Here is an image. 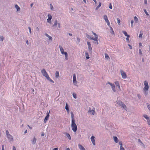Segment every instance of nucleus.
Masks as SVG:
<instances>
[{
    "label": "nucleus",
    "mask_w": 150,
    "mask_h": 150,
    "mask_svg": "<svg viewBox=\"0 0 150 150\" xmlns=\"http://www.w3.org/2000/svg\"><path fill=\"white\" fill-rule=\"evenodd\" d=\"M73 81L74 83H75V82H76V75L75 74H74L73 75Z\"/></svg>",
    "instance_id": "f3484780"
},
{
    "label": "nucleus",
    "mask_w": 150,
    "mask_h": 150,
    "mask_svg": "<svg viewBox=\"0 0 150 150\" xmlns=\"http://www.w3.org/2000/svg\"><path fill=\"white\" fill-rule=\"evenodd\" d=\"M122 33L124 34V35H125L126 36H129V35H128L127 34V33L125 31H122Z\"/></svg>",
    "instance_id": "2f4dec72"
},
{
    "label": "nucleus",
    "mask_w": 150,
    "mask_h": 150,
    "mask_svg": "<svg viewBox=\"0 0 150 150\" xmlns=\"http://www.w3.org/2000/svg\"><path fill=\"white\" fill-rule=\"evenodd\" d=\"M45 35L47 37H48L49 39V40H52V38L48 34H47V33H45Z\"/></svg>",
    "instance_id": "4be33fe9"
},
{
    "label": "nucleus",
    "mask_w": 150,
    "mask_h": 150,
    "mask_svg": "<svg viewBox=\"0 0 150 150\" xmlns=\"http://www.w3.org/2000/svg\"><path fill=\"white\" fill-rule=\"evenodd\" d=\"M98 38V37H95V38H94V39H93V40H94V41H95L97 40Z\"/></svg>",
    "instance_id": "49530a36"
},
{
    "label": "nucleus",
    "mask_w": 150,
    "mask_h": 150,
    "mask_svg": "<svg viewBox=\"0 0 150 150\" xmlns=\"http://www.w3.org/2000/svg\"><path fill=\"white\" fill-rule=\"evenodd\" d=\"M41 72L42 75L46 78H49V76L45 70L43 69L41 70Z\"/></svg>",
    "instance_id": "39448f33"
},
{
    "label": "nucleus",
    "mask_w": 150,
    "mask_h": 150,
    "mask_svg": "<svg viewBox=\"0 0 150 150\" xmlns=\"http://www.w3.org/2000/svg\"><path fill=\"white\" fill-rule=\"evenodd\" d=\"M6 137L10 142L12 141L13 140V137L10 134Z\"/></svg>",
    "instance_id": "9b49d317"
},
{
    "label": "nucleus",
    "mask_w": 150,
    "mask_h": 150,
    "mask_svg": "<svg viewBox=\"0 0 150 150\" xmlns=\"http://www.w3.org/2000/svg\"><path fill=\"white\" fill-rule=\"evenodd\" d=\"M80 38H77V41H76V42L77 43H79L80 42Z\"/></svg>",
    "instance_id": "37998d69"
},
{
    "label": "nucleus",
    "mask_w": 150,
    "mask_h": 150,
    "mask_svg": "<svg viewBox=\"0 0 150 150\" xmlns=\"http://www.w3.org/2000/svg\"><path fill=\"white\" fill-rule=\"evenodd\" d=\"M131 26L132 27H133V23H134V21L133 20H132L131 21Z\"/></svg>",
    "instance_id": "3c124183"
},
{
    "label": "nucleus",
    "mask_w": 150,
    "mask_h": 150,
    "mask_svg": "<svg viewBox=\"0 0 150 150\" xmlns=\"http://www.w3.org/2000/svg\"><path fill=\"white\" fill-rule=\"evenodd\" d=\"M59 48L60 51L62 54H64L65 57V59L66 60L68 59V54L66 52L64 51L63 48L61 45H59Z\"/></svg>",
    "instance_id": "7ed1b4c3"
},
{
    "label": "nucleus",
    "mask_w": 150,
    "mask_h": 150,
    "mask_svg": "<svg viewBox=\"0 0 150 150\" xmlns=\"http://www.w3.org/2000/svg\"><path fill=\"white\" fill-rule=\"evenodd\" d=\"M101 3L100 2H99L98 5L96 7V10H98L101 6Z\"/></svg>",
    "instance_id": "a878e982"
},
{
    "label": "nucleus",
    "mask_w": 150,
    "mask_h": 150,
    "mask_svg": "<svg viewBox=\"0 0 150 150\" xmlns=\"http://www.w3.org/2000/svg\"><path fill=\"white\" fill-rule=\"evenodd\" d=\"M144 91V94L145 96H146L148 95V91Z\"/></svg>",
    "instance_id": "f704fd0d"
},
{
    "label": "nucleus",
    "mask_w": 150,
    "mask_h": 150,
    "mask_svg": "<svg viewBox=\"0 0 150 150\" xmlns=\"http://www.w3.org/2000/svg\"><path fill=\"white\" fill-rule=\"evenodd\" d=\"M144 87L143 88V90L148 91L149 86L148 82L146 81H144Z\"/></svg>",
    "instance_id": "423d86ee"
},
{
    "label": "nucleus",
    "mask_w": 150,
    "mask_h": 150,
    "mask_svg": "<svg viewBox=\"0 0 150 150\" xmlns=\"http://www.w3.org/2000/svg\"><path fill=\"white\" fill-rule=\"evenodd\" d=\"M59 76V72L57 71L55 72V77L56 78H58Z\"/></svg>",
    "instance_id": "5701e85b"
},
{
    "label": "nucleus",
    "mask_w": 150,
    "mask_h": 150,
    "mask_svg": "<svg viewBox=\"0 0 150 150\" xmlns=\"http://www.w3.org/2000/svg\"><path fill=\"white\" fill-rule=\"evenodd\" d=\"M86 57L87 59H88L90 58L88 54V52H86L85 53Z\"/></svg>",
    "instance_id": "393cba45"
},
{
    "label": "nucleus",
    "mask_w": 150,
    "mask_h": 150,
    "mask_svg": "<svg viewBox=\"0 0 150 150\" xmlns=\"http://www.w3.org/2000/svg\"><path fill=\"white\" fill-rule=\"evenodd\" d=\"M79 148L80 150H86L85 148L81 145L79 144L78 145Z\"/></svg>",
    "instance_id": "2eb2a0df"
},
{
    "label": "nucleus",
    "mask_w": 150,
    "mask_h": 150,
    "mask_svg": "<svg viewBox=\"0 0 150 150\" xmlns=\"http://www.w3.org/2000/svg\"><path fill=\"white\" fill-rule=\"evenodd\" d=\"M146 105L148 109L150 111V105L149 103H147Z\"/></svg>",
    "instance_id": "c9c22d12"
},
{
    "label": "nucleus",
    "mask_w": 150,
    "mask_h": 150,
    "mask_svg": "<svg viewBox=\"0 0 150 150\" xmlns=\"http://www.w3.org/2000/svg\"><path fill=\"white\" fill-rule=\"evenodd\" d=\"M71 128L74 132H76L77 130V126L75 123V120L74 115L72 112H71Z\"/></svg>",
    "instance_id": "f257e3e1"
},
{
    "label": "nucleus",
    "mask_w": 150,
    "mask_h": 150,
    "mask_svg": "<svg viewBox=\"0 0 150 150\" xmlns=\"http://www.w3.org/2000/svg\"><path fill=\"white\" fill-rule=\"evenodd\" d=\"M93 34L95 35V37H98L96 33L93 32Z\"/></svg>",
    "instance_id": "13d9d810"
},
{
    "label": "nucleus",
    "mask_w": 150,
    "mask_h": 150,
    "mask_svg": "<svg viewBox=\"0 0 150 150\" xmlns=\"http://www.w3.org/2000/svg\"><path fill=\"white\" fill-rule=\"evenodd\" d=\"M120 73L122 75V78L123 79H125L127 78V75L125 73L123 70H120Z\"/></svg>",
    "instance_id": "1a4fd4ad"
},
{
    "label": "nucleus",
    "mask_w": 150,
    "mask_h": 150,
    "mask_svg": "<svg viewBox=\"0 0 150 150\" xmlns=\"http://www.w3.org/2000/svg\"><path fill=\"white\" fill-rule=\"evenodd\" d=\"M119 144L120 145V147H122V142H119Z\"/></svg>",
    "instance_id": "c03bdc74"
},
{
    "label": "nucleus",
    "mask_w": 150,
    "mask_h": 150,
    "mask_svg": "<svg viewBox=\"0 0 150 150\" xmlns=\"http://www.w3.org/2000/svg\"><path fill=\"white\" fill-rule=\"evenodd\" d=\"M47 80H48L49 81H50L52 82L53 83H54V81L51 79L50 78V77H49V78H46Z\"/></svg>",
    "instance_id": "4c0bfd02"
},
{
    "label": "nucleus",
    "mask_w": 150,
    "mask_h": 150,
    "mask_svg": "<svg viewBox=\"0 0 150 150\" xmlns=\"http://www.w3.org/2000/svg\"><path fill=\"white\" fill-rule=\"evenodd\" d=\"M137 97L139 99H140L141 98V96L139 94H137Z\"/></svg>",
    "instance_id": "6e6d98bb"
},
{
    "label": "nucleus",
    "mask_w": 150,
    "mask_h": 150,
    "mask_svg": "<svg viewBox=\"0 0 150 150\" xmlns=\"http://www.w3.org/2000/svg\"><path fill=\"white\" fill-rule=\"evenodd\" d=\"M106 84H109L110 85L111 87L112 90L114 92H115L116 91H121L120 85H117L115 86L114 84H112L109 82L106 83Z\"/></svg>",
    "instance_id": "f03ea898"
},
{
    "label": "nucleus",
    "mask_w": 150,
    "mask_h": 150,
    "mask_svg": "<svg viewBox=\"0 0 150 150\" xmlns=\"http://www.w3.org/2000/svg\"><path fill=\"white\" fill-rule=\"evenodd\" d=\"M2 150H4V145H2Z\"/></svg>",
    "instance_id": "0e129e2a"
},
{
    "label": "nucleus",
    "mask_w": 150,
    "mask_h": 150,
    "mask_svg": "<svg viewBox=\"0 0 150 150\" xmlns=\"http://www.w3.org/2000/svg\"><path fill=\"white\" fill-rule=\"evenodd\" d=\"M143 35V32H142V31H140V34H139V38H142V35Z\"/></svg>",
    "instance_id": "bb28decb"
},
{
    "label": "nucleus",
    "mask_w": 150,
    "mask_h": 150,
    "mask_svg": "<svg viewBox=\"0 0 150 150\" xmlns=\"http://www.w3.org/2000/svg\"><path fill=\"white\" fill-rule=\"evenodd\" d=\"M13 150H16V147L14 146H13Z\"/></svg>",
    "instance_id": "e2e57ef3"
},
{
    "label": "nucleus",
    "mask_w": 150,
    "mask_h": 150,
    "mask_svg": "<svg viewBox=\"0 0 150 150\" xmlns=\"http://www.w3.org/2000/svg\"><path fill=\"white\" fill-rule=\"evenodd\" d=\"M103 18L105 20V22L108 20V18L107 16L106 15H105L103 16Z\"/></svg>",
    "instance_id": "b1692460"
},
{
    "label": "nucleus",
    "mask_w": 150,
    "mask_h": 150,
    "mask_svg": "<svg viewBox=\"0 0 150 150\" xmlns=\"http://www.w3.org/2000/svg\"><path fill=\"white\" fill-rule=\"evenodd\" d=\"M64 134L67 136L69 140H71V137L69 134L67 132H64Z\"/></svg>",
    "instance_id": "4468645a"
},
{
    "label": "nucleus",
    "mask_w": 150,
    "mask_h": 150,
    "mask_svg": "<svg viewBox=\"0 0 150 150\" xmlns=\"http://www.w3.org/2000/svg\"><path fill=\"white\" fill-rule=\"evenodd\" d=\"M50 9L52 10L53 9V7L52 5V4H50Z\"/></svg>",
    "instance_id": "a18cd8bd"
},
{
    "label": "nucleus",
    "mask_w": 150,
    "mask_h": 150,
    "mask_svg": "<svg viewBox=\"0 0 150 150\" xmlns=\"http://www.w3.org/2000/svg\"><path fill=\"white\" fill-rule=\"evenodd\" d=\"M49 113H50V112H49L48 113L47 112V115H46V116L45 117L44 119V122H45V123L47 121V120L48 119V118L49 117Z\"/></svg>",
    "instance_id": "ddd939ff"
},
{
    "label": "nucleus",
    "mask_w": 150,
    "mask_h": 150,
    "mask_svg": "<svg viewBox=\"0 0 150 150\" xmlns=\"http://www.w3.org/2000/svg\"><path fill=\"white\" fill-rule=\"evenodd\" d=\"M139 54H140L141 55H142V51H141V50L140 49H139Z\"/></svg>",
    "instance_id": "09e8293b"
},
{
    "label": "nucleus",
    "mask_w": 150,
    "mask_h": 150,
    "mask_svg": "<svg viewBox=\"0 0 150 150\" xmlns=\"http://www.w3.org/2000/svg\"><path fill=\"white\" fill-rule=\"evenodd\" d=\"M144 4H147V0H144Z\"/></svg>",
    "instance_id": "69168bd1"
},
{
    "label": "nucleus",
    "mask_w": 150,
    "mask_h": 150,
    "mask_svg": "<svg viewBox=\"0 0 150 150\" xmlns=\"http://www.w3.org/2000/svg\"><path fill=\"white\" fill-rule=\"evenodd\" d=\"M58 27L59 28H61V25L59 23H58Z\"/></svg>",
    "instance_id": "052dcab7"
},
{
    "label": "nucleus",
    "mask_w": 150,
    "mask_h": 150,
    "mask_svg": "<svg viewBox=\"0 0 150 150\" xmlns=\"http://www.w3.org/2000/svg\"><path fill=\"white\" fill-rule=\"evenodd\" d=\"M86 37L88 38L89 39H90V38H91V36H90L89 35H88L87 33H86Z\"/></svg>",
    "instance_id": "e433bc0d"
},
{
    "label": "nucleus",
    "mask_w": 150,
    "mask_h": 150,
    "mask_svg": "<svg viewBox=\"0 0 150 150\" xmlns=\"http://www.w3.org/2000/svg\"><path fill=\"white\" fill-rule=\"evenodd\" d=\"M120 150H125V149L123 147H120Z\"/></svg>",
    "instance_id": "680f3d73"
},
{
    "label": "nucleus",
    "mask_w": 150,
    "mask_h": 150,
    "mask_svg": "<svg viewBox=\"0 0 150 150\" xmlns=\"http://www.w3.org/2000/svg\"><path fill=\"white\" fill-rule=\"evenodd\" d=\"M110 33L112 34H114V32L112 28L111 27H110Z\"/></svg>",
    "instance_id": "cd10ccee"
},
{
    "label": "nucleus",
    "mask_w": 150,
    "mask_h": 150,
    "mask_svg": "<svg viewBox=\"0 0 150 150\" xmlns=\"http://www.w3.org/2000/svg\"><path fill=\"white\" fill-rule=\"evenodd\" d=\"M87 45L88 46L89 51L91 53H92V47H91V44L90 42H87Z\"/></svg>",
    "instance_id": "9d476101"
},
{
    "label": "nucleus",
    "mask_w": 150,
    "mask_h": 150,
    "mask_svg": "<svg viewBox=\"0 0 150 150\" xmlns=\"http://www.w3.org/2000/svg\"><path fill=\"white\" fill-rule=\"evenodd\" d=\"M129 37H130L129 35L128 36H127V38H126V39L127 40V41H129Z\"/></svg>",
    "instance_id": "8fccbe9b"
},
{
    "label": "nucleus",
    "mask_w": 150,
    "mask_h": 150,
    "mask_svg": "<svg viewBox=\"0 0 150 150\" xmlns=\"http://www.w3.org/2000/svg\"><path fill=\"white\" fill-rule=\"evenodd\" d=\"M4 38L3 36H0V41L2 42L4 40Z\"/></svg>",
    "instance_id": "79ce46f5"
},
{
    "label": "nucleus",
    "mask_w": 150,
    "mask_h": 150,
    "mask_svg": "<svg viewBox=\"0 0 150 150\" xmlns=\"http://www.w3.org/2000/svg\"><path fill=\"white\" fill-rule=\"evenodd\" d=\"M91 139L93 144L94 145H95V137L94 136H92L91 138Z\"/></svg>",
    "instance_id": "f8f14e48"
},
{
    "label": "nucleus",
    "mask_w": 150,
    "mask_h": 150,
    "mask_svg": "<svg viewBox=\"0 0 150 150\" xmlns=\"http://www.w3.org/2000/svg\"><path fill=\"white\" fill-rule=\"evenodd\" d=\"M28 28L29 29V32H30V33H31V28L30 27H28Z\"/></svg>",
    "instance_id": "4d7b16f0"
},
{
    "label": "nucleus",
    "mask_w": 150,
    "mask_h": 150,
    "mask_svg": "<svg viewBox=\"0 0 150 150\" xmlns=\"http://www.w3.org/2000/svg\"><path fill=\"white\" fill-rule=\"evenodd\" d=\"M134 20L135 23H137V21H138V19L136 16H135L134 17Z\"/></svg>",
    "instance_id": "473e14b6"
},
{
    "label": "nucleus",
    "mask_w": 150,
    "mask_h": 150,
    "mask_svg": "<svg viewBox=\"0 0 150 150\" xmlns=\"http://www.w3.org/2000/svg\"><path fill=\"white\" fill-rule=\"evenodd\" d=\"M144 11L145 12V13H146V15L147 16H149V14L146 11V9H144Z\"/></svg>",
    "instance_id": "58836bf2"
},
{
    "label": "nucleus",
    "mask_w": 150,
    "mask_h": 150,
    "mask_svg": "<svg viewBox=\"0 0 150 150\" xmlns=\"http://www.w3.org/2000/svg\"><path fill=\"white\" fill-rule=\"evenodd\" d=\"M28 127L30 129H32V127H30L29 125H28Z\"/></svg>",
    "instance_id": "338daca9"
},
{
    "label": "nucleus",
    "mask_w": 150,
    "mask_h": 150,
    "mask_svg": "<svg viewBox=\"0 0 150 150\" xmlns=\"http://www.w3.org/2000/svg\"><path fill=\"white\" fill-rule=\"evenodd\" d=\"M73 97L74 98L76 99V98L77 96H76V94L75 93H73Z\"/></svg>",
    "instance_id": "ea45409f"
},
{
    "label": "nucleus",
    "mask_w": 150,
    "mask_h": 150,
    "mask_svg": "<svg viewBox=\"0 0 150 150\" xmlns=\"http://www.w3.org/2000/svg\"><path fill=\"white\" fill-rule=\"evenodd\" d=\"M47 16L48 18L47 19V22L50 24H51L52 23L51 19L52 18V16L50 14L48 13L47 15Z\"/></svg>",
    "instance_id": "6e6552de"
},
{
    "label": "nucleus",
    "mask_w": 150,
    "mask_h": 150,
    "mask_svg": "<svg viewBox=\"0 0 150 150\" xmlns=\"http://www.w3.org/2000/svg\"><path fill=\"white\" fill-rule=\"evenodd\" d=\"M117 23L119 25H120V20L119 18H117Z\"/></svg>",
    "instance_id": "72a5a7b5"
},
{
    "label": "nucleus",
    "mask_w": 150,
    "mask_h": 150,
    "mask_svg": "<svg viewBox=\"0 0 150 150\" xmlns=\"http://www.w3.org/2000/svg\"><path fill=\"white\" fill-rule=\"evenodd\" d=\"M105 58L106 59H110L109 57V56L106 53H105Z\"/></svg>",
    "instance_id": "c756f323"
},
{
    "label": "nucleus",
    "mask_w": 150,
    "mask_h": 150,
    "mask_svg": "<svg viewBox=\"0 0 150 150\" xmlns=\"http://www.w3.org/2000/svg\"><path fill=\"white\" fill-rule=\"evenodd\" d=\"M117 104L122 107L124 109L127 110V107L121 101H117Z\"/></svg>",
    "instance_id": "20e7f679"
},
{
    "label": "nucleus",
    "mask_w": 150,
    "mask_h": 150,
    "mask_svg": "<svg viewBox=\"0 0 150 150\" xmlns=\"http://www.w3.org/2000/svg\"><path fill=\"white\" fill-rule=\"evenodd\" d=\"M58 21L57 19H56L54 22V23L53 25V27H55L58 24Z\"/></svg>",
    "instance_id": "aec40b11"
},
{
    "label": "nucleus",
    "mask_w": 150,
    "mask_h": 150,
    "mask_svg": "<svg viewBox=\"0 0 150 150\" xmlns=\"http://www.w3.org/2000/svg\"><path fill=\"white\" fill-rule=\"evenodd\" d=\"M93 43H94L95 44L98 45V40H96L94 42H93Z\"/></svg>",
    "instance_id": "603ef678"
},
{
    "label": "nucleus",
    "mask_w": 150,
    "mask_h": 150,
    "mask_svg": "<svg viewBox=\"0 0 150 150\" xmlns=\"http://www.w3.org/2000/svg\"><path fill=\"white\" fill-rule=\"evenodd\" d=\"M128 45L129 47V48L130 49H132V46L129 44H128Z\"/></svg>",
    "instance_id": "bf43d9fd"
},
{
    "label": "nucleus",
    "mask_w": 150,
    "mask_h": 150,
    "mask_svg": "<svg viewBox=\"0 0 150 150\" xmlns=\"http://www.w3.org/2000/svg\"><path fill=\"white\" fill-rule=\"evenodd\" d=\"M88 112L93 115H94L95 113V109L93 108L92 109L91 108H89L88 110Z\"/></svg>",
    "instance_id": "0eeeda50"
},
{
    "label": "nucleus",
    "mask_w": 150,
    "mask_h": 150,
    "mask_svg": "<svg viewBox=\"0 0 150 150\" xmlns=\"http://www.w3.org/2000/svg\"><path fill=\"white\" fill-rule=\"evenodd\" d=\"M65 109L67 110V112H69V106L68 105L67 103L66 104V106H65Z\"/></svg>",
    "instance_id": "a211bd4d"
},
{
    "label": "nucleus",
    "mask_w": 150,
    "mask_h": 150,
    "mask_svg": "<svg viewBox=\"0 0 150 150\" xmlns=\"http://www.w3.org/2000/svg\"><path fill=\"white\" fill-rule=\"evenodd\" d=\"M6 137L8 136L9 135H10V134H9L8 131V130H6Z\"/></svg>",
    "instance_id": "a19ab883"
},
{
    "label": "nucleus",
    "mask_w": 150,
    "mask_h": 150,
    "mask_svg": "<svg viewBox=\"0 0 150 150\" xmlns=\"http://www.w3.org/2000/svg\"><path fill=\"white\" fill-rule=\"evenodd\" d=\"M147 122L148 125H150V119H149L147 120Z\"/></svg>",
    "instance_id": "de8ad7c7"
},
{
    "label": "nucleus",
    "mask_w": 150,
    "mask_h": 150,
    "mask_svg": "<svg viewBox=\"0 0 150 150\" xmlns=\"http://www.w3.org/2000/svg\"><path fill=\"white\" fill-rule=\"evenodd\" d=\"M109 8L110 9H112V6L111 4H110L109 5Z\"/></svg>",
    "instance_id": "5fc2aeb1"
},
{
    "label": "nucleus",
    "mask_w": 150,
    "mask_h": 150,
    "mask_svg": "<svg viewBox=\"0 0 150 150\" xmlns=\"http://www.w3.org/2000/svg\"><path fill=\"white\" fill-rule=\"evenodd\" d=\"M113 139H114V141H115V142L116 143H118V139L117 138V137H116V136H114L113 137Z\"/></svg>",
    "instance_id": "412c9836"
},
{
    "label": "nucleus",
    "mask_w": 150,
    "mask_h": 150,
    "mask_svg": "<svg viewBox=\"0 0 150 150\" xmlns=\"http://www.w3.org/2000/svg\"><path fill=\"white\" fill-rule=\"evenodd\" d=\"M36 141V139L35 137H34L33 139L31 140V142L33 144H35Z\"/></svg>",
    "instance_id": "dca6fc26"
},
{
    "label": "nucleus",
    "mask_w": 150,
    "mask_h": 150,
    "mask_svg": "<svg viewBox=\"0 0 150 150\" xmlns=\"http://www.w3.org/2000/svg\"><path fill=\"white\" fill-rule=\"evenodd\" d=\"M106 22L107 23L108 25L109 26L110 25V23L109 20H108V21H106Z\"/></svg>",
    "instance_id": "864d4df0"
},
{
    "label": "nucleus",
    "mask_w": 150,
    "mask_h": 150,
    "mask_svg": "<svg viewBox=\"0 0 150 150\" xmlns=\"http://www.w3.org/2000/svg\"><path fill=\"white\" fill-rule=\"evenodd\" d=\"M15 7L17 11H19L20 10L21 8L18 5L16 4L15 6Z\"/></svg>",
    "instance_id": "6ab92c4d"
},
{
    "label": "nucleus",
    "mask_w": 150,
    "mask_h": 150,
    "mask_svg": "<svg viewBox=\"0 0 150 150\" xmlns=\"http://www.w3.org/2000/svg\"><path fill=\"white\" fill-rule=\"evenodd\" d=\"M114 84L116 86L120 85L119 82L117 81H115L114 82Z\"/></svg>",
    "instance_id": "7c9ffc66"
},
{
    "label": "nucleus",
    "mask_w": 150,
    "mask_h": 150,
    "mask_svg": "<svg viewBox=\"0 0 150 150\" xmlns=\"http://www.w3.org/2000/svg\"><path fill=\"white\" fill-rule=\"evenodd\" d=\"M58 148H54L53 149V150H58Z\"/></svg>",
    "instance_id": "774afa93"
},
{
    "label": "nucleus",
    "mask_w": 150,
    "mask_h": 150,
    "mask_svg": "<svg viewBox=\"0 0 150 150\" xmlns=\"http://www.w3.org/2000/svg\"><path fill=\"white\" fill-rule=\"evenodd\" d=\"M143 116L147 120L149 119V117L146 115H144Z\"/></svg>",
    "instance_id": "c85d7f7f"
}]
</instances>
